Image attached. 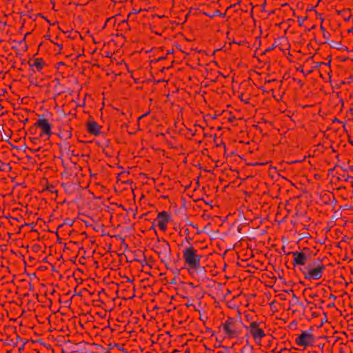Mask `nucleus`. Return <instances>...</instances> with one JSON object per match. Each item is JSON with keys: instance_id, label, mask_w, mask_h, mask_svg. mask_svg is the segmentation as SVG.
I'll return each instance as SVG.
<instances>
[{"instance_id": "nucleus-7", "label": "nucleus", "mask_w": 353, "mask_h": 353, "mask_svg": "<svg viewBox=\"0 0 353 353\" xmlns=\"http://www.w3.org/2000/svg\"><path fill=\"white\" fill-rule=\"evenodd\" d=\"M35 127L41 129V132L39 134L40 137H46L49 138L52 134V124L45 118L39 119L37 122L34 123Z\"/></svg>"}, {"instance_id": "nucleus-1", "label": "nucleus", "mask_w": 353, "mask_h": 353, "mask_svg": "<svg viewBox=\"0 0 353 353\" xmlns=\"http://www.w3.org/2000/svg\"><path fill=\"white\" fill-rule=\"evenodd\" d=\"M219 329L223 333L224 338L227 339H237L242 333L241 321L230 316L227 317Z\"/></svg>"}, {"instance_id": "nucleus-17", "label": "nucleus", "mask_w": 353, "mask_h": 353, "mask_svg": "<svg viewBox=\"0 0 353 353\" xmlns=\"http://www.w3.org/2000/svg\"><path fill=\"white\" fill-rule=\"evenodd\" d=\"M146 114H142L141 117H139V119H141V118L144 117Z\"/></svg>"}, {"instance_id": "nucleus-9", "label": "nucleus", "mask_w": 353, "mask_h": 353, "mask_svg": "<svg viewBox=\"0 0 353 353\" xmlns=\"http://www.w3.org/2000/svg\"><path fill=\"white\" fill-rule=\"evenodd\" d=\"M170 221V215L165 211L159 212L155 219L157 226L163 232L166 231L167 225Z\"/></svg>"}, {"instance_id": "nucleus-14", "label": "nucleus", "mask_w": 353, "mask_h": 353, "mask_svg": "<svg viewBox=\"0 0 353 353\" xmlns=\"http://www.w3.org/2000/svg\"><path fill=\"white\" fill-rule=\"evenodd\" d=\"M245 317H246V320L250 323V321H252L250 319V316H249L248 314H246L245 315Z\"/></svg>"}, {"instance_id": "nucleus-19", "label": "nucleus", "mask_w": 353, "mask_h": 353, "mask_svg": "<svg viewBox=\"0 0 353 353\" xmlns=\"http://www.w3.org/2000/svg\"><path fill=\"white\" fill-rule=\"evenodd\" d=\"M350 143L353 145V141H352L350 139Z\"/></svg>"}, {"instance_id": "nucleus-6", "label": "nucleus", "mask_w": 353, "mask_h": 353, "mask_svg": "<svg viewBox=\"0 0 353 353\" xmlns=\"http://www.w3.org/2000/svg\"><path fill=\"white\" fill-rule=\"evenodd\" d=\"M314 342L313 335L307 331L302 332L295 339V343L303 349H306L308 346L312 345Z\"/></svg>"}, {"instance_id": "nucleus-2", "label": "nucleus", "mask_w": 353, "mask_h": 353, "mask_svg": "<svg viewBox=\"0 0 353 353\" xmlns=\"http://www.w3.org/2000/svg\"><path fill=\"white\" fill-rule=\"evenodd\" d=\"M182 254L185 265L189 270H197L201 267V261L202 255L199 253L198 250L192 244L185 248Z\"/></svg>"}, {"instance_id": "nucleus-10", "label": "nucleus", "mask_w": 353, "mask_h": 353, "mask_svg": "<svg viewBox=\"0 0 353 353\" xmlns=\"http://www.w3.org/2000/svg\"><path fill=\"white\" fill-rule=\"evenodd\" d=\"M292 255L293 256L292 264L294 266H302L305 265L307 262V256L302 252H292Z\"/></svg>"}, {"instance_id": "nucleus-5", "label": "nucleus", "mask_w": 353, "mask_h": 353, "mask_svg": "<svg viewBox=\"0 0 353 353\" xmlns=\"http://www.w3.org/2000/svg\"><path fill=\"white\" fill-rule=\"evenodd\" d=\"M325 266L320 263L310 264L303 272L305 278L309 280H319L322 277Z\"/></svg>"}, {"instance_id": "nucleus-4", "label": "nucleus", "mask_w": 353, "mask_h": 353, "mask_svg": "<svg viewBox=\"0 0 353 353\" xmlns=\"http://www.w3.org/2000/svg\"><path fill=\"white\" fill-rule=\"evenodd\" d=\"M154 249L162 263L165 264L170 261L172 250L168 241L165 239L158 240Z\"/></svg>"}, {"instance_id": "nucleus-13", "label": "nucleus", "mask_w": 353, "mask_h": 353, "mask_svg": "<svg viewBox=\"0 0 353 353\" xmlns=\"http://www.w3.org/2000/svg\"><path fill=\"white\" fill-rule=\"evenodd\" d=\"M241 353H254V348L252 345H251L248 341H247L246 344L241 348Z\"/></svg>"}, {"instance_id": "nucleus-18", "label": "nucleus", "mask_w": 353, "mask_h": 353, "mask_svg": "<svg viewBox=\"0 0 353 353\" xmlns=\"http://www.w3.org/2000/svg\"><path fill=\"white\" fill-rule=\"evenodd\" d=\"M255 165H265L264 163H256Z\"/></svg>"}, {"instance_id": "nucleus-15", "label": "nucleus", "mask_w": 353, "mask_h": 353, "mask_svg": "<svg viewBox=\"0 0 353 353\" xmlns=\"http://www.w3.org/2000/svg\"><path fill=\"white\" fill-rule=\"evenodd\" d=\"M184 232H185V234H189V230L188 229H185Z\"/></svg>"}, {"instance_id": "nucleus-11", "label": "nucleus", "mask_w": 353, "mask_h": 353, "mask_svg": "<svg viewBox=\"0 0 353 353\" xmlns=\"http://www.w3.org/2000/svg\"><path fill=\"white\" fill-rule=\"evenodd\" d=\"M101 128V126L95 121L88 122L87 125L88 132L94 136H97L100 134Z\"/></svg>"}, {"instance_id": "nucleus-12", "label": "nucleus", "mask_w": 353, "mask_h": 353, "mask_svg": "<svg viewBox=\"0 0 353 353\" xmlns=\"http://www.w3.org/2000/svg\"><path fill=\"white\" fill-rule=\"evenodd\" d=\"M339 14L345 21H349L352 17V10L350 8L344 9Z\"/></svg>"}, {"instance_id": "nucleus-3", "label": "nucleus", "mask_w": 353, "mask_h": 353, "mask_svg": "<svg viewBox=\"0 0 353 353\" xmlns=\"http://www.w3.org/2000/svg\"><path fill=\"white\" fill-rule=\"evenodd\" d=\"M264 327V322L258 321H250L248 325L245 326L248 333L252 337L255 343L259 345L261 344L262 339L266 336L263 330Z\"/></svg>"}, {"instance_id": "nucleus-16", "label": "nucleus", "mask_w": 353, "mask_h": 353, "mask_svg": "<svg viewBox=\"0 0 353 353\" xmlns=\"http://www.w3.org/2000/svg\"><path fill=\"white\" fill-rule=\"evenodd\" d=\"M348 32H353V28H350V29L348 30Z\"/></svg>"}, {"instance_id": "nucleus-8", "label": "nucleus", "mask_w": 353, "mask_h": 353, "mask_svg": "<svg viewBox=\"0 0 353 353\" xmlns=\"http://www.w3.org/2000/svg\"><path fill=\"white\" fill-rule=\"evenodd\" d=\"M28 65L30 70L32 73H42L45 68L47 67V63L42 58L32 57L29 59Z\"/></svg>"}]
</instances>
